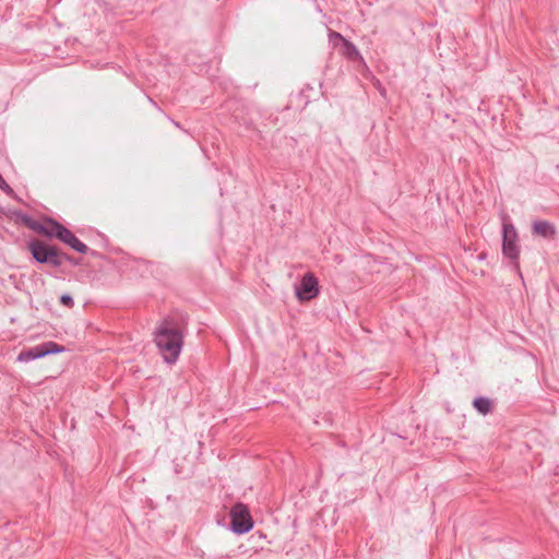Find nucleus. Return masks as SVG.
Wrapping results in <instances>:
<instances>
[{"label":"nucleus","instance_id":"1","mask_svg":"<svg viewBox=\"0 0 559 559\" xmlns=\"http://www.w3.org/2000/svg\"><path fill=\"white\" fill-rule=\"evenodd\" d=\"M186 323L178 322L173 317H166L157 322L153 332V342L164 362L175 365L183 347V329Z\"/></svg>","mask_w":559,"mask_h":559},{"label":"nucleus","instance_id":"2","mask_svg":"<svg viewBox=\"0 0 559 559\" xmlns=\"http://www.w3.org/2000/svg\"><path fill=\"white\" fill-rule=\"evenodd\" d=\"M28 250L33 259L40 264H50L55 267L61 266V251L56 247L40 240H31Z\"/></svg>","mask_w":559,"mask_h":559},{"label":"nucleus","instance_id":"3","mask_svg":"<svg viewBox=\"0 0 559 559\" xmlns=\"http://www.w3.org/2000/svg\"><path fill=\"white\" fill-rule=\"evenodd\" d=\"M64 350L66 348L56 342H43L36 346L22 349L17 355L16 360L19 362H29L46 357L48 355L63 353Z\"/></svg>","mask_w":559,"mask_h":559},{"label":"nucleus","instance_id":"4","mask_svg":"<svg viewBox=\"0 0 559 559\" xmlns=\"http://www.w3.org/2000/svg\"><path fill=\"white\" fill-rule=\"evenodd\" d=\"M230 526L236 534L248 533L253 527V520L248 507L241 502L235 503L230 509Z\"/></svg>","mask_w":559,"mask_h":559},{"label":"nucleus","instance_id":"5","mask_svg":"<svg viewBox=\"0 0 559 559\" xmlns=\"http://www.w3.org/2000/svg\"><path fill=\"white\" fill-rule=\"evenodd\" d=\"M502 253L511 260H518L520 248L519 236L512 223L504 222L502 225Z\"/></svg>","mask_w":559,"mask_h":559},{"label":"nucleus","instance_id":"6","mask_svg":"<svg viewBox=\"0 0 559 559\" xmlns=\"http://www.w3.org/2000/svg\"><path fill=\"white\" fill-rule=\"evenodd\" d=\"M55 225V238L69 246L71 249L79 253L85 254L90 251V248L82 242L70 229L63 226L59 222H53Z\"/></svg>","mask_w":559,"mask_h":559},{"label":"nucleus","instance_id":"7","mask_svg":"<svg viewBox=\"0 0 559 559\" xmlns=\"http://www.w3.org/2000/svg\"><path fill=\"white\" fill-rule=\"evenodd\" d=\"M319 294V283L313 273L308 272L301 278L300 284L296 287V297L300 301H309Z\"/></svg>","mask_w":559,"mask_h":559},{"label":"nucleus","instance_id":"8","mask_svg":"<svg viewBox=\"0 0 559 559\" xmlns=\"http://www.w3.org/2000/svg\"><path fill=\"white\" fill-rule=\"evenodd\" d=\"M338 52L350 61L364 62V58L360 55L357 47L348 39L344 40L338 48Z\"/></svg>","mask_w":559,"mask_h":559},{"label":"nucleus","instance_id":"9","mask_svg":"<svg viewBox=\"0 0 559 559\" xmlns=\"http://www.w3.org/2000/svg\"><path fill=\"white\" fill-rule=\"evenodd\" d=\"M47 224H43L36 219H34V222L32 223L29 229H32L33 231L39 234V235H43V236H46L48 238H55V225H53V222H57L56 219L53 218H47L46 219Z\"/></svg>","mask_w":559,"mask_h":559},{"label":"nucleus","instance_id":"10","mask_svg":"<svg viewBox=\"0 0 559 559\" xmlns=\"http://www.w3.org/2000/svg\"><path fill=\"white\" fill-rule=\"evenodd\" d=\"M533 234L544 238H552L556 235L555 226L548 221H535L532 225Z\"/></svg>","mask_w":559,"mask_h":559},{"label":"nucleus","instance_id":"11","mask_svg":"<svg viewBox=\"0 0 559 559\" xmlns=\"http://www.w3.org/2000/svg\"><path fill=\"white\" fill-rule=\"evenodd\" d=\"M473 406L481 415H487L492 411V402L485 396H478L474 399Z\"/></svg>","mask_w":559,"mask_h":559},{"label":"nucleus","instance_id":"12","mask_svg":"<svg viewBox=\"0 0 559 559\" xmlns=\"http://www.w3.org/2000/svg\"><path fill=\"white\" fill-rule=\"evenodd\" d=\"M329 39H330V43L333 44L334 48L338 47V43L341 45L344 40H346V38L341 33L335 32V31L329 32Z\"/></svg>","mask_w":559,"mask_h":559},{"label":"nucleus","instance_id":"13","mask_svg":"<svg viewBox=\"0 0 559 559\" xmlns=\"http://www.w3.org/2000/svg\"><path fill=\"white\" fill-rule=\"evenodd\" d=\"M60 261H61V264H62L64 261H67V262H69V263H70L71 265H73V266H78V265H80V264H81V259H79V258H74V257H72V255H70V254H68V253H66V252H61V253H60Z\"/></svg>","mask_w":559,"mask_h":559},{"label":"nucleus","instance_id":"14","mask_svg":"<svg viewBox=\"0 0 559 559\" xmlns=\"http://www.w3.org/2000/svg\"><path fill=\"white\" fill-rule=\"evenodd\" d=\"M16 217L28 228L31 227L32 223L34 222V218H32L28 214L23 212H16Z\"/></svg>","mask_w":559,"mask_h":559},{"label":"nucleus","instance_id":"15","mask_svg":"<svg viewBox=\"0 0 559 559\" xmlns=\"http://www.w3.org/2000/svg\"><path fill=\"white\" fill-rule=\"evenodd\" d=\"M60 304L67 308H72L74 306V299L70 294H62L60 296Z\"/></svg>","mask_w":559,"mask_h":559},{"label":"nucleus","instance_id":"16","mask_svg":"<svg viewBox=\"0 0 559 559\" xmlns=\"http://www.w3.org/2000/svg\"><path fill=\"white\" fill-rule=\"evenodd\" d=\"M0 189L10 197L15 195L13 189L7 183V181L3 179L1 174H0Z\"/></svg>","mask_w":559,"mask_h":559},{"label":"nucleus","instance_id":"17","mask_svg":"<svg viewBox=\"0 0 559 559\" xmlns=\"http://www.w3.org/2000/svg\"><path fill=\"white\" fill-rule=\"evenodd\" d=\"M134 485H136V479L129 477L126 480V487H129L131 490H133Z\"/></svg>","mask_w":559,"mask_h":559}]
</instances>
